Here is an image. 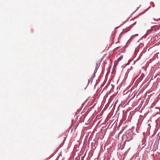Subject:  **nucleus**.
Listing matches in <instances>:
<instances>
[{"label": "nucleus", "instance_id": "nucleus-1", "mask_svg": "<svg viewBox=\"0 0 160 160\" xmlns=\"http://www.w3.org/2000/svg\"><path fill=\"white\" fill-rule=\"evenodd\" d=\"M160 28V26L159 25H155L152 27V29L153 30L156 31L157 30H158Z\"/></svg>", "mask_w": 160, "mask_h": 160}, {"label": "nucleus", "instance_id": "nucleus-2", "mask_svg": "<svg viewBox=\"0 0 160 160\" xmlns=\"http://www.w3.org/2000/svg\"><path fill=\"white\" fill-rule=\"evenodd\" d=\"M130 30V28H128L126 29V30L123 29V31L122 32H124V33L125 32H127L129 31Z\"/></svg>", "mask_w": 160, "mask_h": 160}]
</instances>
